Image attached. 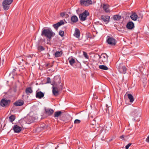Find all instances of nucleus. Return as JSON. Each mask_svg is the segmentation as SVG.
I'll return each mask as SVG.
<instances>
[{"mask_svg": "<svg viewBox=\"0 0 149 149\" xmlns=\"http://www.w3.org/2000/svg\"><path fill=\"white\" fill-rule=\"evenodd\" d=\"M41 35V36L45 37L50 40L55 35V33L50 28H43L42 29Z\"/></svg>", "mask_w": 149, "mask_h": 149, "instance_id": "nucleus-1", "label": "nucleus"}, {"mask_svg": "<svg viewBox=\"0 0 149 149\" xmlns=\"http://www.w3.org/2000/svg\"><path fill=\"white\" fill-rule=\"evenodd\" d=\"M61 80L60 77L58 76H55L54 77L53 80V84L60 91L62 90L63 89V84L61 83Z\"/></svg>", "mask_w": 149, "mask_h": 149, "instance_id": "nucleus-2", "label": "nucleus"}, {"mask_svg": "<svg viewBox=\"0 0 149 149\" xmlns=\"http://www.w3.org/2000/svg\"><path fill=\"white\" fill-rule=\"evenodd\" d=\"M131 116L133 117L132 118L133 120L135 121H139V120L136 119L138 118L139 117L141 116L140 112H139L138 109H133L131 112L130 114Z\"/></svg>", "mask_w": 149, "mask_h": 149, "instance_id": "nucleus-3", "label": "nucleus"}, {"mask_svg": "<svg viewBox=\"0 0 149 149\" xmlns=\"http://www.w3.org/2000/svg\"><path fill=\"white\" fill-rule=\"evenodd\" d=\"M103 110L104 113H107L109 115H111L112 113V107L110 102L109 103V105L106 104L105 107H104Z\"/></svg>", "mask_w": 149, "mask_h": 149, "instance_id": "nucleus-4", "label": "nucleus"}, {"mask_svg": "<svg viewBox=\"0 0 149 149\" xmlns=\"http://www.w3.org/2000/svg\"><path fill=\"white\" fill-rule=\"evenodd\" d=\"M13 0H4L2 3L3 9L7 10L9 8L10 5L13 2Z\"/></svg>", "mask_w": 149, "mask_h": 149, "instance_id": "nucleus-5", "label": "nucleus"}, {"mask_svg": "<svg viewBox=\"0 0 149 149\" xmlns=\"http://www.w3.org/2000/svg\"><path fill=\"white\" fill-rule=\"evenodd\" d=\"M89 15V13L88 11L85 10L82 13L79 15V18L80 20L82 21H85L86 19L87 16Z\"/></svg>", "mask_w": 149, "mask_h": 149, "instance_id": "nucleus-6", "label": "nucleus"}, {"mask_svg": "<svg viewBox=\"0 0 149 149\" xmlns=\"http://www.w3.org/2000/svg\"><path fill=\"white\" fill-rule=\"evenodd\" d=\"M10 100H7L6 99H2L0 102L1 105L4 107H6L9 105Z\"/></svg>", "mask_w": 149, "mask_h": 149, "instance_id": "nucleus-7", "label": "nucleus"}, {"mask_svg": "<svg viewBox=\"0 0 149 149\" xmlns=\"http://www.w3.org/2000/svg\"><path fill=\"white\" fill-rule=\"evenodd\" d=\"M107 42L108 43L111 45H115L116 44V41L113 37L107 36Z\"/></svg>", "mask_w": 149, "mask_h": 149, "instance_id": "nucleus-8", "label": "nucleus"}, {"mask_svg": "<svg viewBox=\"0 0 149 149\" xmlns=\"http://www.w3.org/2000/svg\"><path fill=\"white\" fill-rule=\"evenodd\" d=\"M108 56L105 53H102L99 57V59L100 61L102 62L103 63H107L108 60Z\"/></svg>", "mask_w": 149, "mask_h": 149, "instance_id": "nucleus-9", "label": "nucleus"}, {"mask_svg": "<svg viewBox=\"0 0 149 149\" xmlns=\"http://www.w3.org/2000/svg\"><path fill=\"white\" fill-rule=\"evenodd\" d=\"M110 18V17L107 15H102L101 17V19L102 22L107 24L109 21Z\"/></svg>", "mask_w": 149, "mask_h": 149, "instance_id": "nucleus-10", "label": "nucleus"}, {"mask_svg": "<svg viewBox=\"0 0 149 149\" xmlns=\"http://www.w3.org/2000/svg\"><path fill=\"white\" fill-rule=\"evenodd\" d=\"M80 4L81 5L84 6H88L92 3L91 0H81Z\"/></svg>", "mask_w": 149, "mask_h": 149, "instance_id": "nucleus-11", "label": "nucleus"}, {"mask_svg": "<svg viewBox=\"0 0 149 149\" xmlns=\"http://www.w3.org/2000/svg\"><path fill=\"white\" fill-rule=\"evenodd\" d=\"M118 70L120 73L125 74L126 72L127 68L125 66L121 65L119 67Z\"/></svg>", "mask_w": 149, "mask_h": 149, "instance_id": "nucleus-12", "label": "nucleus"}, {"mask_svg": "<svg viewBox=\"0 0 149 149\" xmlns=\"http://www.w3.org/2000/svg\"><path fill=\"white\" fill-rule=\"evenodd\" d=\"M52 88L53 94L55 96H58L59 94V91H60L56 87H55L54 85L52 87Z\"/></svg>", "mask_w": 149, "mask_h": 149, "instance_id": "nucleus-13", "label": "nucleus"}, {"mask_svg": "<svg viewBox=\"0 0 149 149\" xmlns=\"http://www.w3.org/2000/svg\"><path fill=\"white\" fill-rule=\"evenodd\" d=\"M45 113L48 116H50L53 113L54 111L52 109L47 108L45 109Z\"/></svg>", "mask_w": 149, "mask_h": 149, "instance_id": "nucleus-14", "label": "nucleus"}, {"mask_svg": "<svg viewBox=\"0 0 149 149\" xmlns=\"http://www.w3.org/2000/svg\"><path fill=\"white\" fill-rule=\"evenodd\" d=\"M44 95V93L41 91H39L36 92V98L41 99L43 97Z\"/></svg>", "mask_w": 149, "mask_h": 149, "instance_id": "nucleus-15", "label": "nucleus"}, {"mask_svg": "<svg viewBox=\"0 0 149 149\" xmlns=\"http://www.w3.org/2000/svg\"><path fill=\"white\" fill-rule=\"evenodd\" d=\"M64 24V21L63 20H61L56 24H53V26L55 29L57 30L59 26H61L63 24Z\"/></svg>", "mask_w": 149, "mask_h": 149, "instance_id": "nucleus-16", "label": "nucleus"}, {"mask_svg": "<svg viewBox=\"0 0 149 149\" xmlns=\"http://www.w3.org/2000/svg\"><path fill=\"white\" fill-rule=\"evenodd\" d=\"M13 130L15 133H19L21 130L22 128L17 125H15L13 127Z\"/></svg>", "mask_w": 149, "mask_h": 149, "instance_id": "nucleus-17", "label": "nucleus"}, {"mask_svg": "<svg viewBox=\"0 0 149 149\" xmlns=\"http://www.w3.org/2000/svg\"><path fill=\"white\" fill-rule=\"evenodd\" d=\"M24 104V101L21 100H19L15 102L13 104L16 106H21Z\"/></svg>", "mask_w": 149, "mask_h": 149, "instance_id": "nucleus-18", "label": "nucleus"}, {"mask_svg": "<svg viewBox=\"0 0 149 149\" xmlns=\"http://www.w3.org/2000/svg\"><path fill=\"white\" fill-rule=\"evenodd\" d=\"M126 27L129 29H132L134 27V24L132 22H130L127 23Z\"/></svg>", "mask_w": 149, "mask_h": 149, "instance_id": "nucleus-19", "label": "nucleus"}, {"mask_svg": "<svg viewBox=\"0 0 149 149\" xmlns=\"http://www.w3.org/2000/svg\"><path fill=\"white\" fill-rule=\"evenodd\" d=\"M80 31L77 28H75V32L74 35L75 37L79 38L80 37Z\"/></svg>", "mask_w": 149, "mask_h": 149, "instance_id": "nucleus-20", "label": "nucleus"}, {"mask_svg": "<svg viewBox=\"0 0 149 149\" xmlns=\"http://www.w3.org/2000/svg\"><path fill=\"white\" fill-rule=\"evenodd\" d=\"M63 54V52L61 50L60 51H56L54 55L56 57H61Z\"/></svg>", "mask_w": 149, "mask_h": 149, "instance_id": "nucleus-21", "label": "nucleus"}, {"mask_svg": "<svg viewBox=\"0 0 149 149\" xmlns=\"http://www.w3.org/2000/svg\"><path fill=\"white\" fill-rule=\"evenodd\" d=\"M33 91L31 87L27 88L25 90V92L27 94L29 93H33Z\"/></svg>", "mask_w": 149, "mask_h": 149, "instance_id": "nucleus-22", "label": "nucleus"}, {"mask_svg": "<svg viewBox=\"0 0 149 149\" xmlns=\"http://www.w3.org/2000/svg\"><path fill=\"white\" fill-rule=\"evenodd\" d=\"M62 112L61 111H57L55 112L54 113V117L55 118H58L61 115Z\"/></svg>", "mask_w": 149, "mask_h": 149, "instance_id": "nucleus-23", "label": "nucleus"}, {"mask_svg": "<svg viewBox=\"0 0 149 149\" xmlns=\"http://www.w3.org/2000/svg\"><path fill=\"white\" fill-rule=\"evenodd\" d=\"M130 17L134 21L136 20L138 18V16L135 13L132 14Z\"/></svg>", "mask_w": 149, "mask_h": 149, "instance_id": "nucleus-24", "label": "nucleus"}, {"mask_svg": "<svg viewBox=\"0 0 149 149\" xmlns=\"http://www.w3.org/2000/svg\"><path fill=\"white\" fill-rule=\"evenodd\" d=\"M71 21L74 22L76 23L78 21V18L77 17L76 15H73L71 17Z\"/></svg>", "mask_w": 149, "mask_h": 149, "instance_id": "nucleus-25", "label": "nucleus"}, {"mask_svg": "<svg viewBox=\"0 0 149 149\" xmlns=\"http://www.w3.org/2000/svg\"><path fill=\"white\" fill-rule=\"evenodd\" d=\"M128 98L130 100V102L132 103L134 101V99L133 95L131 94H127Z\"/></svg>", "mask_w": 149, "mask_h": 149, "instance_id": "nucleus-26", "label": "nucleus"}, {"mask_svg": "<svg viewBox=\"0 0 149 149\" xmlns=\"http://www.w3.org/2000/svg\"><path fill=\"white\" fill-rule=\"evenodd\" d=\"M113 17L114 20L117 21L119 20L121 18V16L118 15H113Z\"/></svg>", "mask_w": 149, "mask_h": 149, "instance_id": "nucleus-27", "label": "nucleus"}, {"mask_svg": "<svg viewBox=\"0 0 149 149\" xmlns=\"http://www.w3.org/2000/svg\"><path fill=\"white\" fill-rule=\"evenodd\" d=\"M103 8L105 11L106 13H108L109 11L108 7L107 4H104L103 6Z\"/></svg>", "mask_w": 149, "mask_h": 149, "instance_id": "nucleus-28", "label": "nucleus"}, {"mask_svg": "<svg viewBox=\"0 0 149 149\" xmlns=\"http://www.w3.org/2000/svg\"><path fill=\"white\" fill-rule=\"evenodd\" d=\"M99 68L100 69L105 70H107L108 69V68L107 66L104 65H99Z\"/></svg>", "mask_w": 149, "mask_h": 149, "instance_id": "nucleus-29", "label": "nucleus"}, {"mask_svg": "<svg viewBox=\"0 0 149 149\" xmlns=\"http://www.w3.org/2000/svg\"><path fill=\"white\" fill-rule=\"evenodd\" d=\"M15 117L14 115H11L9 118V120L11 122H12L15 120Z\"/></svg>", "mask_w": 149, "mask_h": 149, "instance_id": "nucleus-30", "label": "nucleus"}, {"mask_svg": "<svg viewBox=\"0 0 149 149\" xmlns=\"http://www.w3.org/2000/svg\"><path fill=\"white\" fill-rule=\"evenodd\" d=\"M38 50L40 52L41 51L44 50L45 48L42 46H38Z\"/></svg>", "mask_w": 149, "mask_h": 149, "instance_id": "nucleus-31", "label": "nucleus"}, {"mask_svg": "<svg viewBox=\"0 0 149 149\" xmlns=\"http://www.w3.org/2000/svg\"><path fill=\"white\" fill-rule=\"evenodd\" d=\"M69 62L70 65H72L75 63V61L74 59L71 58V59L69 61Z\"/></svg>", "mask_w": 149, "mask_h": 149, "instance_id": "nucleus-32", "label": "nucleus"}, {"mask_svg": "<svg viewBox=\"0 0 149 149\" xmlns=\"http://www.w3.org/2000/svg\"><path fill=\"white\" fill-rule=\"evenodd\" d=\"M83 55L86 58L88 59L89 58L87 54V53L84 52H83Z\"/></svg>", "mask_w": 149, "mask_h": 149, "instance_id": "nucleus-33", "label": "nucleus"}, {"mask_svg": "<svg viewBox=\"0 0 149 149\" xmlns=\"http://www.w3.org/2000/svg\"><path fill=\"white\" fill-rule=\"evenodd\" d=\"M59 35L61 37L64 36V32L63 31H60L59 32Z\"/></svg>", "mask_w": 149, "mask_h": 149, "instance_id": "nucleus-34", "label": "nucleus"}, {"mask_svg": "<svg viewBox=\"0 0 149 149\" xmlns=\"http://www.w3.org/2000/svg\"><path fill=\"white\" fill-rule=\"evenodd\" d=\"M81 121L79 119H76L74 122V124H79L80 123Z\"/></svg>", "mask_w": 149, "mask_h": 149, "instance_id": "nucleus-35", "label": "nucleus"}, {"mask_svg": "<svg viewBox=\"0 0 149 149\" xmlns=\"http://www.w3.org/2000/svg\"><path fill=\"white\" fill-rule=\"evenodd\" d=\"M51 79L49 77H47V81L46 83H51Z\"/></svg>", "mask_w": 149, "mask_h": 149, "instance_id": "nucleus-36", "label": "nucleus"}, {"mask_svg": "<svg viewBox=\"0 0 149 149\" xmlns=\"http://www.w3.org/2000/svg\"><path fill=\"white\" fill-rule=\"evenodd\" d=\"M132 143H129L127 145H126L125 146V149H128L129 148V147L131 145Z\"/></svg>", "mask_w": 149, "mask_h": 149, "instance_id": "nucleus-37", "label": "nucleus"}, {"mask_svg": "<svg viewBox=\"0 0 149 149\" xmlns=\"http://www.w3.org/2000/svg\"><path fill=\"white\" fill-rule=\"evenodd\" d=\"M65 15V14L64 12L62 13H60V15L62 17H63Z\"/></svg>", "mask_w": 149, "mask_h": 149, "instance_id": "nucleus-38", "label": "nucleus"}, {"mask_svg": "<svg viewBox=\"0 0 149 149\" xmlns=\"http://www.w3.org/2000/svg\"><path fill=\"white\" fill-rule=\"evenodd\" d=\"M146 142L148 143H149V135L146 139Z\"/></svg>", "mask_w": 149, "mask_h": 149, "instance_id": "nucleus-39", "label": "nucleus"}, {"mask_svg": "<svg viewBox=\"0 0 149 149\" xmlns=\"http://www.w3.org/2000/svg\"><path fill=\"white\" fill-rule=\"evenodd\" d=\"M120 138L122 139H124V136L123 135H122L120 136Z\"/></svg>", "mask_w": 149, "mask_h": 149, "instance_id": "nucleus-40", "label": "nucleus"}, {"mask_svg": "<svg viewBox=\"0 0 149 149\" xmlns=\"http://www.w3.org/2000/svg\"><path fill=\"white\" fill-rule=\"evenodd\" d=\"M29 120H30V123H32L33 122V119H32V118H31V119H29Z\"/></svg>", "mask_w": 149, "mask_h": 149, "instance_id": "nucleus-41", "label": "nucleus"}, {"mask_svg": "<svg viewBox=\"0 0 149 149\" xmlns=\"http://www.w3.org/2000/svg\"><path fill=\"white\" fill-rule=\"evenodd\" d=\"M45 127H40V128L41 129V130H42Z\"/></svg>", "mask_w": 149, "mask_h": 149, "instance_id": "nucleus-42", "label": "nucleus"}, {"mask_svg": "<svg viewBox=\"0 0 149 149\" xmlns=\"http://www.w3.org/2000/svg\"><path fill=\"white\" fill-rule=\"evenodd\" d=\"M2 61H3V58H2Z\"/></svg>", "mask_w": 149, "mask_h": 149, "instance_id": "nucleus-43", "label": "nucleus"}, {"mask_svg": "<svg viewBox=\"0 0 149 149\" xmlns=\"http://www.w3.org/2000/svg\"><path fill=\"white\" fill-rule=\"evenodd\" d=\"M13 70H14V71H15V70L14 69H13Z\"/></svg>", "mask_w": 149, "mask_h": 149, "instance_id": "nucleus-44", "label": "nucleus"}, {"mask_svg": "<svg viewBox=\"0 0 149 149\" xmlns=\"http://www.w3.org/2000/svg\"><path fill=\"white\" fill-rule=\"evenodd\" d=\"M22 60L23 61H24L23 59H22Z\"/></svg>", "mask_w": 149, "mask_h": 149, "instance_id": "nucleus-45", "label": "nucleus"}]
</instances>
